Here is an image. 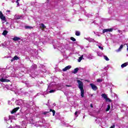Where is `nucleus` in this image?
<instances>
[{"mask_svg": "<svg viewBox=\"0 0 128 128\" xmlns=\"http://www.w3.org/2000/svg\"><path fill=\"white\" fill-rule=\"evenodd\" d=\"M106 102H112V100L110 98H106Z\"/></svg>", "mask_w": 128, "mask_h": 128, "instance_id": "aec40b11", "label": "nucleus"}, {"mask_svg": "<svg viewBox=\"0 0 128 128\" xmlns=\"http://www.w3.org/2000/svg\"><path fill=\"white\" fill-rule=\"evenodd\" d=\"M75 116H76L78 114V111H76L74 113Z\"/></svg>", "mask_w": 128, "mask_h": 128, "instance_id": "2f4dec72", "label": "nucleus"}, {"mask_svg": "<svg viewBox=\"0 0 128 128\" xmlns=\"http://www.w3.org/2000/svg\"><path fill=\"white\" fill-rule=\"evenodd\" d=\"M102 82V79H98L97 80V82Z\"/></svg>", "mask_w": 128, "mask_h": 128, "instance_id": "393cba45", "label": "nucleus"}, {"mask_svg": "<svg viewBox=\"0 0 128 128\" xmlns=\"http://www.w3.org/2000/svg\"><path fill=\"white\" fill-rule=\"evenodd\" d=\"M110 110V104H108L107 108L106 110V112H108V110Z\"/></svg>", "mask_w": 128, "mask_h": 128, "instance_id": "dca6fc26", "label": "nucleus"}, {"mask_svg": "<svg viewBox=\"0 0 128 128\" xmlns=\"http://www.w3.org/2000/svg\"><path fill=\"white\" fill-rule=\"evenodd\" d=\"M22 18V16H18L16 18V20H20V18Z\"/></svg>", "mask_w": 128, "mask_h": 128, "instance_id": "c85d7f7f", "label": "nucleus"}, {"mask_svg": "<svg viewBox=\"0 0 128 128\" xmlns=\"http://www.w3.org/2000/svg\"><path fill=\"white\" fill-rule=\"evenodd\" d=\"M25 28L28 29V28H32V27L30 26H25Z\"/></svg>", "mask_w": 128, "mask_h": 128, "instance_id": "a878e982", "label": "nucleus"}, {"mask_svg": "<svg viewBox=\"0 0 128 128\" xmlns=\"http://www.w3.org/2000/svg\"><path fill=\"white\" fill-rule=\"evenodd\" d=\"M6 12H10V10H6Z\"/></svg>", "mask_w": 128, "mask_h": 128, "instance_id": "72a5a7b5", "label": "nucleus"}, {"mask_svg": "<svg viewBox=\"0 0 128 128\" xmlns=\"http://www.w3.org/2000/svg\"><path fill=\"white\" fill-rule=\"evenodd\" d=\"M98 48H100V50H104V48L102 47V46H98Z\"/></svg>", "mask_w": 128, "mask_h": 128, "instance_id": "cd10ccee", "label": "nucleus"}, {"mask_svg": "<svg viewBox=\"0 0 128 128\" xmlns=\"http://www.w3.org/2000/svg\"><path fill=\"white\" fill-rule=\"evenodd\" d=\"M50 112H44V114H49Z\"/></svg>", "mask_w": 128, "mask_h": 128, "instance_id": "c756f323", "label": "nucleus"}, {"mask_svg": "<svg viewBox=\"0 0 128 128\" xmlns=\"http://www.w3.org/2000/svg\"><path fill=\"white\" fill-rule=\"evenodd\" d=\"M90 86L92 90H98V86H96V85H94V84L91 83V84H90Z\"/></svg>", "mask_w": 128, "mask_h": 128, "instance_id": "7ed1b4c3", "label": "nucleus"}, {"mask_svg": "<svg viewBox=\"0 0 128 128\" xmlns=\"http://www.w3.org/2000/svg\"><path fill=\"white\" fill-rule=\"evenodd\" d=\"M49 112H52L53 116H54V114H56V110L52 109H50Z\"/></svg>", "mask_w": 128, "mask_h": 128, "instance_id": "4468645a", "label": "nucleus"}, {"mask_svg": "<svg viewBox=\"0 0 128 128\" xmlns=\"http://www.w3.org/2000/svg\"><path fill=\"white\" fill-rule=\"evenodd\" d=\"M118 32H120V30H118Z\"/></svg>", "mask_w": 128, "mask_h": 128, "instance_id": "c9c22d12", "label": "nucleus"}, {"mask_svg": "<svg viewBox=\"0 0 128 128\" xmlns=\"http://www.w3.org/2000/svg\"><path fill=\"white\" fill-rule=\"evenodd\" d=\"M101 96L103 98H104V100H106L108 98V96L106 94H103L101 95Z\"/></svg>", "mask_w": 128, "mask_h": 128, "instance_id": "9d476101", "label": "nucleus"}, {"mask_svg": "<svg viewBox=\"0 0 128 128\" xmlns=\"http://www.w3.org/2000/svg\"><path fill=\"white\" fill-rule=\"evenodd\" d=\"M104 32H108V30L107 29H104L102 30V34H104Z\"/></svg>", "mask_w": 128, "mask_h": 128, "instance_id": "b1692460", "label": "nucleus"}, {"mask_svg": "<svg viewBox=\"0 0 128 128\" xmlns=\"http://www.w3.org/2000/svg\"><path fill=\"white\" fill-rule=\"evenodd\" d=\"M70 40H72V42H76V38L74 37H70Z\"/></svg>", "mask_w": 128, "mask_h": 128, "instance_id": "6ab92c4d", "label": "nucleus"}, {"mask_svg": "<svg viewBox=\"0 0 128 128\" xmlns=\"http://www.w3.org/2000/svg\"><path fill=\"white\" fill-rule=\"evenodd\" d=\"M8 32L6 30H4L2 34V36H6V34H8Z\"/></svg>", "mask_w": 128, "mask_h": 128, "instance_id": "9b49d317", "label": "nucleus"}, {"mask_svg": "<svg viewBox=\"0 0 128 128\" xmlns=\"http://www.w3.org/2000/svg\"><path fill=\"white\" fill-rule=\"evenodd\" d=\"M0 82H10V80L8 79L2 78L1 79H0Z\"/></svg>", "mask_w": 128, "mask_h": 128, "instance_id": "39448f33", "label": "nucleus"}, {"mask_svg": "<svg viewBox=\"0 0 128 128\" xmlns=\"http://www.w3.org/2000/svg\"><path fill=\"white\" fill-rule=\"evenodd\" d=\"M122 48H124V45H120V48L116 50V52H120V50H122Z\"/></svg>", "mask_w": 128, "mask_h": 128, "instance_id": "6e6552de", "label": "nucleus"}, {"mask_svg": "<svg viewBox=\"0 0 128 128\" xmlns=\"http://www.w3.org/2000/svg\"><path fill=\"white\" fill-rule=\"evenodd\" d=\"M78 68H76L74 69V70L72 72V74H78Z\"/></svg>", "mask_w": 128, "mask_h": 128, "instance_id": "ddd939ff", "label": "nucleus"}, {"mask_svg": "<svg viewBox=\"0 0 128 128\" xmlns=\"http://www.w3.org/2000/svg\"><path fill=\"white\" fill-rule=\"evenodd\" d=\"M20 40V38L17 36H15L12 38V40H14V42H18V40Z\"/></svg>", "mask_w": 128, "mask_h": 128, "instance_id": "0eeeda50", "label": "nucleus"}, {"mask_svg": "<svg viewBox=\"0 0 128 128\" xmlns=\"http://www.w3.org/2000/svg\"><path fill=\"white\" fill-rule=\"evenodd\" d=\"M72 68V66L69 65L68 66H66L62 70V72H66V70H70Z\"/></svg>", "mask_w": 128, "mask_h": 128, "instance_id": "20e7f679", "label": "nucleus"}, {"mask_svg": "<svg viewBox=\"0 0 128 128\" xmlns=\"http://www.w3.org/2000/svg\"><path fill=\"white\" fill-rule=\"evenodd\" d=\"M13 58L14 60H20V58L16 56H15Z\"/></svg>", "mask_w": 128, "mask_h": 128, "instance_id": "f3484780", "label": "nucleus"}, {"mask_svg": "<svg viewBox=\"0 0 128 128\" xmlns=\"http://www.w3.org/2000/svg\"><path fill=\"white\" fill-rule=\"evenodd\" d=\"M40 28H41V29L46 28V26H44V24L43 23H42L40 24Z\"/></svg>", "mask_w": 128, "mask_h": 128, "instance_id": "1a4fd4ad", "label": "nucleus"}, {"mask_svg": "<svg viewBox=\"0 0 128 128\" xmlns=\"http://www.w3.org/2000/svg\"><path fill=\"white\" fill-rule=\"evenodd\" d=\"M66 86H67L68 88H70V86H70V85H66Z\"/></svg>", "mask_w": 128, "mask_h": 128, "instance_id": "7c9ffc66", "label": "nucleus"}, {"mask_svg": "<svg viewBox=\"0 0 128 128\" xmlns=\"http://www.w3.org/2000/svg\"><path fill=\"white\" fill-rule=\"evenodd\" d=\"M0 18L3 22H6V16L2 14V11L0 12Z\"/></svg>", "mask_w": 128, "mask_h": 128, "instance_id": "f03ea898", "label": "nucleus"}, {"mask_svg": "<svg viewBox=\"0 0 128 128\" xmlns=\"http://www.w3.org/2000/svg\"><path fill=\"white\" fill-rule=\"evenodd\" d=\"M128 64V62H125L121 65V68H126V66Z\"/></svg>", "mask_w": 128, "mask_h": 128, "instance_id": "f8f14e48", "label": "nucleus"}, {"mask_svg": "<svg viewBox=\"0 0 128 128\" xmlns=\"http://www.w3.org/2000/svg\"><path fill=\"white\" fill-rule=\"evenodd\" d=\"M20 0H16V4H17V6H20V3L18 2H20Z\"/></svg>", "mask_w": 128, "mask_h": 128, "instance_id": "5701e85b", "label": "nucleus"}, {"mask_svg": "<svg viewBox=\"0 0 128 128\" xmlns=\"http://www.w3.org/2000/svg\"><path fill=\"white\" fill-rule=\"evenodd\" d=\"M20 109V107H16V108H14V109H13L12 110V111L11 112V114H16V111Z\"/></svg>", "mask_w": 128, "mask_h": 128, "instance_id": "423d86ee", "label": "nucleus"}, {"mask_svg": "<svg viewBox=\"0 0 128 128\" xmlns=\"http://www.w3.org/2000/svg\"><path fill=\"white\" fill-rule=\"evenodd\" d=\"M90 108H94V106H92V104H90Z\"/></svg>", "mask_w": 128, "mask_h": 128, "instance_id": "473e14b6", "label": "nucleus"}, {"mask_svg": "<svg viewBox=\"0 0 128 128\" xmlns=\"http://www.w3.org/2000/svg\"><path fill=\"white\" fill-rule=\"evenodd\" d=\"M56 92V90H52L49 91L50 94H52V92Z\"/></svg>", "mask_w": 128, "mask_h": 128, "instance_id": "4be33fe9", "label": "nucleus"}, {"mask_svg": "<svg viewBox=\"0 0 128 128\" xmlns=\"http://www.w3.org/2000/svg\"><path fill=\"white\" fill-rule=\"evenodd\" d=\"M82 58H83L82 56H81L79 58H78V62H80L82 61Z\"/></svg>", "mask_w": 128, "mask_h": 128, "instance_id": "412c9836", "label": "nucleus"}, {"mask_svg": "<svg viewBox=\"0 0 128 128\" xmlns=\"http://www.w3.org/2000/svg\"><path fill=\"white\" fill-rule=\"evenodd\" d=\"M104 60H107V61L110 60V59L108 58V56H104Z\"/></svg>", "mask_w": 128, "mask_h": 128, "instance_id": "a211bd4d", "label": "nucleus"}, {"mask_svg": "<svg viewBox=\"0 0 128 128\" xmlns=\"http://www.w3.org/2000/svg\"><path fill=\"white\" fill-rule=\"evenodd\" d=\"M76 82L78 84V88H80L81 92V96L82 98H84V83L80 80H76Z\"/></svg>", "mask_w": 128, "mask_h": 128, "instance_id": "f257e3e1", "label": "nucleus"}, {"mask_svg": "<svg viewBox=\"0 0 128 128\" xmlns=\"http://www.w3.org/2000/svg\"><path fill=\"white\" fill-rule=\"evenodd\" d=\"M75 34L77 36H80V31H76Z\"/></svg>", "mask_w": 128, "mask_h": 128, "instance_id": "2eb2a0df", "label": "nucleus"}, {"mask_svg": "<svg viewBox=\"0 0 128 128\" xmlns=\"http://www.w3.org/2000/svg\"><path fill=\"white\" fill-rule=\"evenodd\" d=\"M14 58H12L11 60V62H14Z\"/></svg>", "mask_w": 128, "mask_h": 128, "instance_id": "f704fd0d", "label": "nucleus"}, {"mask_svg": "<svg viewBox=\"0 0 128 128\" xmlns=\"http://www.w3.org/2000/svg\"><path fill=\"white\" fill-rule=\"evenodd\" d=\"M106 30H107V32H112L113 30L112 28H107Z\"/></svg>", "mask_w": 128, "mask_h": 128, "instance_id": "bb28decb", "label": "nucleus"}]
</instances>
